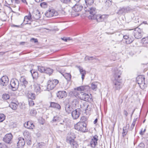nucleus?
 I'll list each match as a JSON object with an SVG mask.
<instances>
[{
  "label": "nucleus",
  "mask_w": 148,
  "mask_h": 148,
  "mask_svg": "<svg viewBox=\"0 0 148 148\" xmlns=\"http://www.w3.org/2000/svg\"><path fill=\"white\" fill-rule=\"evenodd\" d=\"M2 98L3 100H7L9 99L10 96L8 94L4 93L2 95Z\"/></svg>",
  "instance_id": "obj_33"
},
{
  "label": "nucleus",
  "mask_w": 148,
  "mask_h": 148,
  "mask_svg": "<svg viewBox=\"0 0 148 148\" xmlns=\"http://www.w3.org/2000/svg\"><path fill=\"white\" fill-rule=\"evenodd\" d=\"M75 138L73 133H71L69 134L66 139V142L68 143H69L71 146L73 148H77L78 146L76 142L74 140Z\"/></svg>",
  "instance_id": "obj_2"
},
{
  "label": "nucleus",
  "mask_w": 148,
  "mask_h": 148,
  "mask_svg": "<svg viewBox=\"0 0 148 148\" xmlns=\"http://www.w3.org/2000/svg\"><path fill=\"white\" fill-rule=\"evenodd\" d=\"M71 115L74 119H76L79 117L80 114L79 111L75 110L72 112Z\"/></svg>",
  "instance_id": "obj_23"
},
{
  "label": "nucleus",
  "mask_w": 148,
  "mask_h": 148,
  "mask_svg": "<svg viewBox=\"0 0 148 148\" xmlns=\"http://www.w3.org/2000/svg\"><path fill=\"white\" fill-rule=\"evenodd\" d=\"M27 96L30 99H34L35 97V95L34 93H30L28 94Z\"/></svg>",
  "instance_id": "obj_36"
},
{
  "label": "nucleus",
  "mask_w": 148,
  "mask_h": 148,
  "mask_svg": "<svg viewBox=\"0 0 148 148\" xmlns=\"http://www.w3.org/2000/svg\"><path fill=\"white\" fill-rule=\"evenodd\" d=\"M77 68L79 69L80 74L82 75V80H83L84 78L85 75L86 74V71L85 70H84L83 68L80 66H77Z\"/></svg>",
  "instance_id": "obj_24"
},
{
  "label": "nucleus",
  "mask_w": 148,
  "mask_h": 148,
  "mask_svg": "<svg viewBox=\"0 0 148 148\" xmlns=\"http://www.w3.org/2000/svg\"><path fill=\"white\" fill-rule=\"evenodd\" d=\"M84 9L86 11H88L89 12L90 15L88 17L89 19L93 20L94 19L95 17L97 15L95 14L96 9L95 8H91L88 7L87 5L86 7L85 6L84 8Z\"/></svg>",
  "instance_id": "obj_5"
},
{
  "label": "nucleus",
  "mask_w": 148,
  "mask_h": 148,
  "mask_svg": "<svg viewBox=\"0 0 148 148\" xmlns=\"http://www.w3.org/2000/svg\"><path fill=\"white\" fill-rule=\"evenodd\" d=\"M83 99L82 100L85 101H89L91 99V98L90 97L89 95L88 94H86L83 92Z\"/></svg>",
  "instance_id": "obj_26"
},
{
  "label": "nucleus",
  "mask_w": 148,
  "mask_h": 148,
  "mask_svg": "<svg viewBox=\"0 0 148 148\" xmlns=\"http://www.w3.org/2000/svg\"><path fill=\"white\" fill-rule=\"evenodd\" d=\"M10 84L12 90L14 91L16 90L19 88H20L21 87V85L19 86V82L16 79H12L10 81Z\"/></svg>",
  "instance_id": "obj_7"
},
{
  "label": "nucleus",
  "mask_w": 148,
  "mask_h": 148,
  "mask_svg": "<svg viewBox=\"0 0 148 148\" xmlns=\"http://www.w3.org/2000/svg\"><path fill=\"white\" fill-rule=\"evenodd\" d=\"M61 125H63V127L64 128L65 127V126L66 125V122L64 121H63L62 122L60 123L58 125L59 126H60Z\"/></svg>",
  "instance_id": "obj_50"
},
{
  "label": "nucleus",
  "mask_w": 148,
  "mask_h": 148,
  "mask_svg": "<svg viewBox=\"0 0 148 148\" xmlns=\"http://www.w3.org/2000/svg\"><path fill=\"white\" fill-rule=\"evenodd\" d=\"M23 135L25 137H26L27 138H29L30 136V134L29 132L27 131H24L23 133Z\"/></svg>",
  "instance_id": "obj_42"
},
{
  "label": "nucleus",
  "mask_w": 148,
  "mask_h": 148,
  "mask_svg": "<svg viewBox=\"0 0 148 148\" xmlns=\"http://www.w3.org/2000/svg\"><path fill=\"white\" fill-rule=\"evenodd\" d=\"M73 7V9L75 12H79L82 9L83 7L82 5L78 4H75Z\"/></svg>",
  "instance_id": "obj_22"
},
{
  "label": "nucleus",
  "mask_w": 148,
  "mask_h": 148,
  "mask_svg": "<svg viewBox=\"0 0 148 148\" xmlns=\"http://www.w3.org/2000/svg\"><path fill=\"white\" fill-rule=\"evenodd\" d=\"M79 105V101L77 99H74L72 102V105L74 107L78 106Z\"/></svg>",
  "instance_id": "obj_30"
},
{
  "label": "nucleus",
  "mask_w": 148,
  "mask_h": 148,
  "mask_svg": "<svg viewBox=\"0 0 148 148\" xmlns=\"http://www.w3.org/2000/svg\"><path fill=\"white\" fill-rule=\"evenodd\" d=\"M64 77L67 80H70L71 78V75L69 73H65L63 74Z\"/></svg>",
  "instance_id": "obj_34"
},
{
  "label": "nucleus",
  "mask_w": 148,
  "mask_h": 148,
  "mask_svg": "<svg viewBox=\"0 0 148 148\" xmlns=\"http://www.w3.org/2000/svg\"><path fill=\"white\" fill-rule=\"evenodd\" d=\"M24 126L25 127L30 129H33L34 127V125L31 121H28L25 123Z\"/></svg>",
  "instance_id": "obj_20"
},
{
  "label": "nucleus",
  "mask_w": 148,
  "mask_h": 148,
  "mask_svg": "<svg viewBox=\"0 0 148 148\" xmlns=\"http://www.w3.org/2000/svg\"><path fill=\"white\" fill-rule=\"evenodd\" d=\"M122 79L115 80L113 82V88L116 90H119L121 88L123 84L121 82Z\"/></svg>",
  "instance_id": "obj_10"
},
{
  "label": "nucleus",
  "mask_w": 148,
  "mask_h": 148,
  "mask_svg": "<svg viewBox=\"0 0 148 148\" xmlns=\"http://www.w3.org/2000/svg\"><path fill=\"white\" fill-rule=\"evenodd\" d=\"M58 119L57 117L55 116V117H54L52 121H53L55 122V121H56Z\"/></svg>",
  "instance_id": "obj_63"
},
{
  "label": "nucleus",
  "mask_w": 148,
  "mask_h": 148,
  "mask_svg": "<svg viewBox=\"0 0 148 148\" xmlns=\"http://www.w3.org/2000/svg\"><path fill=\"white\" fill-rule=\"evenodd\" d=\"M30 71L33 79H36L37 76L36 74L37 73V72L33 70H31Z\"/></svg>",
  "instance_id": "obj_31"
},
{
  "label": "nucleus",
  "mask_w": 148,
  "mask_h": 148,
  "mask_svg": "<svg viewBox=\"0 0 148 148\" xmlns=\"http://www.w3.org/2000/svg\"><path fill=\"white\" fill-rule=\"evenodd\" d=\"M124 114L126 116H127V114H128V113H127V112L125 110H124Z\"/></svg>",
  "instance_id": "obj_64"
},
{
  "label": "nucleus",
  "mask_w": 148,
  "mask_h": 148,
  "mask_svg": "<svg viewBox=\"0 0 148 148\" xmlns=\"http://www.w3.org/2000/svg\"><path fill=\"white\" fill-rule=\"evenodd\" d=\"M87 119L86 117L84 116H83L81 117L80 118V121L79 122H81L84 124H86V121Z\"/></svg>",
  "instance_id": "obj_35"
},
{
  "label": "nucleus",
  "mask_w": 148,
  "mask_h": 148,
  "mask_svg": "<svg viewBox=\"0 0 148 148\" xmlns=\"http://www.w3.org/2000/svg\"><path fill=\"white\" fill-rule=\"evenodd\" d=\"M47 3H46L45 2H43L41 3L40 4V6L42 8H45L47 5Z\"/></svg>",
  "instance_id": "obj_55"
},
{
  "label": "nucleus",
  "mask_w": 148,
  "mask_h": 148,
  "mask_svg": "<svg viewBox=\"0 0 148 148\" xmlns=\"http://www.w3.org/2000/svg\"><path fill=\"white\" fill-rule=\"evenodd\" d=\"M131 10V9L128 7H120L117 13L119 15L124 14L126 13H129Z\"/></svg>",
  "instance_id": "obj_8"
},
{
  "label": "nucleus",
  "mask_w": 148,
  "mask_h": 148,
  "mask_svg": "<svg viewBox=\"0 0 148 148\" xmlns=\"http://www.w3.org/2000/svg\"><path fill=\"white\" fill-rule=\"evenodd\" d=\"M25 44L27 45L28 44L27 42H21L20 43V44L21 45H24Z\"/></svg>",
  "instance_id": "obj_62"
},
{
  "label": "nucleus",
  "mask_w": 148,
  "mask_h": 148,
  "mask_svg": "<svg viewBox=\"0 0 148 148\" xmlns=\"http://www.w3.org/2000/svg\"><path fill=\"white\" fill-rule=\"evenodd\" d=\"M31 19V16H26L24 17V21L28 22V21L30 20Z\"/></svg>",
  "instance_id": "obj_47"
},
{
  "label": "nucleus",
  "mask_w": 148,
  "mask_h": 148,
  "mask_svg": "<svg viewBox=\"0 0 148 148\" xmlns=\"http://www.w3.org/2000/svg\"><path fill=\"white\" fill-rule=\"evenodd\" d=\"M38 69L41 73L45 72V68L43 66H38Z\"/></svg>",
  "instance_id": "obj_40"
},
{
  "label": "nucleus",
  "mask_w": 148,
  "mask_h": 148,
  "mask_svg": "<svg viewBox=\"0 0 148 148\" xmlns=\"http://www.w3.org/2000/svg\"><path fill=\"white\" fill-rule=\"evenodd\" d=\"M21 2L27 5L28 4L27 3L26 1V0H20Z\"/></svg>",
  "instance_id": "obj_61"
},
{
  "label": "nucleus",
  "mask_w": 148,
  "mask_h": 148,
  "mask_svg": "<svg viewBox=\"0 0 148 148\" xmlns=\"http://www.w3.org/2000/svg\"><path fill=\"white\" fill-rule=\"evenodd\" d=\"M39 123L42 125H43L45 123V120L42 118L39 119Z\"/></svg>",
  "instance_id": "obj_48"
},
{
  "label": "nucleus",
  "mask_w": 148,
  "mask_h": 148,
  "mask_svg": "<svg viewBox=\"0 0 148 148\" xmlns=\"http://www.w3.org/2000/svg\"><path fill=\"white\" fill-rule=\"evenodd\" d=\"M10 107L13 110H16L17 108V105L15 103H12L10 105Z\"/></svg>",
  "instance_id": "obj_38"
},
{
  "label": "nucleus",
  "mask_w": 148,
  "mask_h": 148,
  "mask_svg": "<svg viewBox=\"0 0 148 148\" xmlns=\"http://www.w3.org/2000/svg\"><path fill=\"white\" fill-rule=\"evenodd\" d=\"M25 144V141L23 138L19 137L18 139L17 144V146L19 148H22Z\"/></svg>",
  "instance_id": "obj_16"
},
{
  "label": "nucleus",
  "mask_w": 148,
  "mask_h": 148,
  "mask_svg": "<svg viewBox=\"0 0 148 148\" xmlns=\"http://www.w3.org/2000/svg\"><path fill=\"white\" fill-rule=\"evenodd\" d=\"M133 40H134L133 39V38H132V39L130 38V40L129 38V39H127V40L126 41V42L128 44H130L132 43L133 42Z\"/></svg>",
  "instance_id": "obj_54"
},
{
  "label": "nucleus",
  "mask_w": 148,
  "mask_h": 148,
  "mask_svg": "<svg viewBox=\"0 0 148 148\" xmlns=\"http://www.w3.org/2000/svg\"><path fill=\"white\" fill-rule=\"evenodd\" d=\"M12 2L13 3H14L16 4L19 3L21 1L20 0H11Z\"/></svg>",
  "instance_id": "obj_56"
},
{
  "label": "nucleus",
  "mask_w": 148,
  "mask_h": 148,
  "mask_svg": "<svg viewBox=\"0 0 148 148\" xmlns=\"http://www.w3.org/2000/svg\"><path fill=\"white\" fill-rule=\"evenodd\" d=\"M90 87L88 86H82L77 87L74 88V90L72 92V93L76 97L81 100L83 99V92L79 91H84L87 92L89 89Z\"/></svg>",
  "instance_id": "obj_1"
},
{
  "label": "nucleus",
  "mask_w": 148,
  "mask_h": 148,
  "mask_svg": "<svg viewBox=\"0 0 148 148\" xmlns=\"http://www.w3.org/2000/svg\"><path fill=\"white\" fill-rule=\"evenodd\" d=\"M128 126H127V125L126 126L123 127V130H124V131H125V130L128 131V128L129 127V125L128 124Z\"/></svg>",
  "instance_id": "obj_59"
},
{
  "label": "nucleus",
  "mask_w": 148,
  "mask_h": 148,
  "mask_svg": "<svg viewBox=\"0 0 148 148\" xmlns=\"http://www.w3.org/2000/svg\"><path fill=\"white\" fill-rule=\"evenodd\" d=\"M98 140V137L95 135L92 137L90 142V146L93 148L95 147L97 144V141Z\"/></svg>",
  "instance_id": "obj_15"
},
{
  "label": "nucleus",
  "mask_w": 148,
  "mask_h": 148,
  "mask_svg": "<svg viewBox=\"0 0 148 148\" xmlns=\"http://www.w3.org/2000/svg\"><path fill=\"white\" fill-rule=\"evenodd\" d=\"M137 83L139 85L140 87L142 89H144L147 87V84L145 83V77L143 75H139L136 78Z\"/></svg>",
  "instance_id": "obj_4"
},
{
  "label": "nucleus",
  "mask_w": 148,
  "mask_h": 148,
  "mask_svg": "<svg viewBox=\"0 0 148 148\" xmlns=\"http://www.w3.org/2000/svg\"><path fill=\"white\" fill-rule=\"evenodd\" d=\"M128 131L127 130H125L124 131L123 130V132L122 133V136L123 137H124L127 134V132Z\"/></svg>",
  "instance_id": "obj_57"
},
{
  "label": "nucleus",
  "mask_w": 148,
  "mask_h": 148,
  "mask_svg": "<svg viewBox=\"0 0 148 148\" xmlns=\"http://www.w3.org/2000/svg\"><path fill=\"white\" fill-rule=\"evenodd\" d=\"M61 1L64 3L69 4L71 7H72L76 2L75 0H61Z\"/></svg>",
  "instance_id": "obj_21"
},
{
  "label": "nucleus",
  "mask_w": 148,
  "mask_h": 148,
  "mask_svg": "<svg viewBox=\"0 0 148 148\" xmlns=\"http://www.w3.org/2000/svg\"><path fill=\"white\" fill-rule=\"evenodd\" d=\"M88 106L86 103L85 102L84 103H82V104H80V107L82 109V110H84L86 111L87 108Z\"/></svg>",
  "instance_id": "obj_27"
},
{
  "label": "nucleus",
  "mask_w": 148,
  "mask_h": 148,
  "mask_svg": "<svg viewBox=\"0 0 148 148\" xmlns=\"http://www.w3.org/2000/svg\"><path fill=\"white\" fill-rule=\"evenodd\" d=\"M30 41L31 42H37V40L36 39H35L34 38H32L30 39Z\"/></svg>",
  "instance_id": "obj_60"
},
{
  "label": "nucleus",
  "mask_w": 148,
  "mask_h": 148,
  "mask_svg": "<svg viewBox=\"0 0 148 148\" xmlns=\"http://www.w3.org/2000/svg\"><path fill=\"white\" fill-rule=\"evenodd\" d=\"M58 82L59 81L57 79L49 80L48 82L47 86V90L49 91L52 90L58 84Z\"/></svg>",
  "instance_id": "obj_6"
},
{
  "label": "nucleus",
  "mask_w": 148,
  "mask_h": 148,
  "mask_svg": "<svg viewBox=\"0 0 148 148\" xmlns=\"http://www.w3.org/2000/svg\"><path fill=\"white\" fill-rule=\"evenodd\" d=\"M42 86H39L38 88V92H39V93L41 91H42V90L41 89Z\"/></svg>",
  "instance_id": "obj_58"
},
{
  "label": "nucleus",
  "mask_w": 148,
  "mask_h": 148,
  "mask_svg": "<svg viewBox=\"0 0 148 148\" xmlns=\"http://www.w3.org/2000/svg\"><path fill=\"white\" fill-rule=\"evenodd\" d=\"M121 74L122 72L120 69H115L114 75V80L122 79Z\"/></svg>",
  "instance_id": "obj_12"
},
{
  "label": "nucleus",
  "mask_w": 148,
  "mask_h": 148,
  "mask_svg": "<svg viewBox=\"0 0 148 148\" xmlns=\"http://www.w3.org/2000/svg\"><path fill=\"white\" fill-rule=\"evenodd\" d=\"M138 148H145V145L143 143H140L138 146Z\"/></svg>",
  "instance_id": "obj_53"
},
{
  "label": "nucleus",
  "mask_w": 148,
  "mask_h": 148,
  "mask_svg": "<svg viewBox=\"0 0 148 148\" xmlns=\"http://www.w3.org/2000/svg\"><path fill=\"white\" fill-rule=\"evenodd\" d=\"M86 126V124H84L81 122H78L75 125L74 127L76 130L78 131L83 132H85L88 131Z\"/></svg>",
  "instance_id": "obj_3"
},
{
  "label": "nucleus",
  "mask_w": 148,
  "mask_h": 148,
  "mask_svg": "<svg viewBox=\"0 0 148 148\" xmlns=\"http://www.w3.org/2000/svg\"><path fill=\"white\" fill-rule=\"evenodd\" d=\"M30 114L33 116H34L36 114V111L34 109L31 110L30 112Z\"/></svg>",
  "instance_id": "obj_45"
},
{
  "label": "nucleus",
  "mask_w": 148,
  "mask_h": 148,
  "mask_svg": "<svg viewBox=\"0 0 148 148\" xmlns=\"http://www.w3.org/2000/svg\"><path fill=\"white\" fill-rule=\"evenodd\" d=\"M137 119V118H136L134 119L133 121L129 128L130 130H132L134 129L136 123V121Z\"/></svg>",
  "instance_id": "obj_37"
},
{
  "label": "nucleus",
  "mask_w": 148,
  "mask_h": 148,
  "mask_svg": "<svg viewBox=\"0 0 148 148\" xmlns=\"http://www.w3.org/2000/svg\"><path fill=\"white\" fill-rule=\"evenodd\" d=\"M93 56H86L85 58L84 59L86 61L88 60H93Z\"/></svg>",
  "instance_id": "obj_44"
},
{
  "label": "nucleus",
  "mask_w": 148,
  "mask_h": 148,
  "mask_svg": "<svg viewBox=\"0 0 148 148\" xmlns=\"http://www.w3.org/2000/svg\"><path fill=\"white\" fill-rule=\"evenodd\" d=\"M33 99H29V104L30 106H33L34 105V101L32 100Z\"/></svg>",
  "instance_id": "obj_51"
},
{
  "label": "nucleus",
  "mask_w": 148,
  "mask_h": 148,
  "mask_svg": "<svg viewBox=\"0 0 148 148\" xmlns=\"http://www.w3.org/2000/svg\"><path fill=\"white\" fill-rule=\"evenodd\" d=\"M53 72V70L50 68H47L45 69V72L46 73L50 75Z\"/></svg>",
  "instance_id": "obj_28"
},
{
  "label": "nucleus",
  "mask_w": 148,
  "mask_h": 148,
  "mask_svg": "<svg viewBox=\"0 0 148 148\" xmlns=\"http://www.w3.org/2000/svg\"><path fill=\"white\" fill-rule=\"evenodd\" d=\"M5 116L4 115L2 114H0V122H2L5 119Z\"/></svg>",
  "instance_id": "obj_43"
},
{
  "label": "nucleus",
  "mask_w": 148,
  "mask_h": 148,
  "mask_svg": "<svg viewBox=\"0 0 148 148\" xmlns=\"http://www.w3.org/2000/svg\"><path fill=\"white\" fill-rule=\"evenodd\" d=\"M86 5H92L94 3V0H85Z\"/></svg>",
  "instance_id": "obj_41"
},
{
  "label": "nucleus",
  "mask_w": 148,
  "mask_h": 148,
  "mask_svg": "<svg viewBox=\"0 0 148 148\" xmlns=\"http://www.w3.org/2000/svg\"><path fill=\"white\" fill-rule=\"evenodd\" d=\"M20 81L22 83L20 89H23L25 88L28 84V82L25 78L24 77H21L20 79Z\"/></svg>",
  "instance_id": "obj_18"
},
{
  "label": "nucleus",
  "mask_w": 148,
  "mask_h": 148,
  "mask_svg": "<svg viewBox=\"0 0 148 148\" xmlns=\"http://www.w3.org/2000/svg\"><path fill=\"white\" fill-rule=\"evenodd\" d=\"M44 143L41 142L38 144V148H42L43 146H44Z\"/></svg>",
  "instance_id": "obj_46"
},
{
  "label": "nucleus",
  "mask_w": 148,
  "mask_h": 148,
  "mask_svg": "<svg viewBox=\"0 0 148 148\" xmlns=\"http://www.w3.org/2000/svg\"><path fill=\"white\" fill-rule=\"evenodd\" d=\"M57 95L59 99H62L66 96L67 93L64 91H60L58 92Z\"/></svg>",
  "instance_id": "obj_19"
},
{
  "label": "nucleus",
  "mask_w": 148,
  "mask_h": 148,
  "mask_svg": "<svg viewBox=\"0 0 148 148\" xmlns=\"http://www.w3.org/2000/svg\"><path fill=\"white\" fill-rule=\"evenodd\" d=\"M9 79L7 76H3L0 79V84L3 86H7L8 83Z\"/></svg>",
  "instance_id": "obj_14"
},
{
  "label": "nucleus",
  "mask_w": 148,
  "mask_h": 148,
  "mask_svg": "<svg viewBox=\"0 0 148 148\" xmlns=\"http://www.w3.org/2000/svg\"><path fill=\"white\" fill-rule=\"evenodd\" d=\"M142 41H144L143 43H148V36L147 37L144 38L142 39Z\"/></svg>",
  "instance_id": "obj_49"
},
{
  "label": "nucleus",
  "mask_w": 148,
  "mask_h": 148,
  "mask_svg": "<svg viewBox=\"0 0 148 148\" xmlns=\"http://www.w3.org/2000/svg\"><path fill=\"white\" fill-rule=\"evenodd\" d=\"M91 88L93 90H96L97 88V85L96 83H92L91 84Z\"/></svg>",
  "instance_id": "obj_39"
},
{
  "label": "nucleus",
  "mask_w": 148,
  "mask_h": 148,
  "mask_svg": "<svg viewBox=\"0 0 148 148\" xmlns=\"http://www.w3.org/2000/svg\"><path fill=\"white\" fill-rule=\"evenodd\" d=\"M50 106L54 108H56L60 110L61 109V107L60 106L58 103L53 102H50Z\"/></svg>",
  "instance_id": "obj_25"
},
{
  "label": "nucleus",
  "mask_w": 148,
  "mask_h": 148,
  "mask_svg": "<svg viewBox=\"0 0 148 148\" xmlns=\"http://www.w3.org/2000/svg\"><path fill=\"white\" fill-rule=\"evenodd\" d=\"M142 30L139 28L137 27L134 30L133 34L134 37L137 39H140L142 37Z\"/></svg>",
  "instance_id": "obj_9"
},
{
  "label": "nucleus",
  "mask_w": 148,
  "mask_h": 148,
  "mask_svg": "<svg viewBox=\"0 0 148 148\" xmlns=\"http://www.w3.org/2000/svg\"><path fill=\"white\" fill-rule=\"evenodd\" d=\"M45 14L47 17H51L57 16L58 13L54 9H49L47 11Z\"/></svg>",
  "instance_id": "obj_11"
},
{
  "label": "nucleus",
  "mask_w": 148,
  "mask_h": 148,
  "mask_svg": "<svg viewBox=\"0 0 148 148\" xmlns=\"http://www.w3.org/2000/svg\"><path fill=\"white\" fill-rule=\"evenodd\" d=\"M12 136L11 133L6 134L3 138V140L5 142L9 143L12 139Z\"/></svg>",
  "instance_id": "obj_17"
},
{
  "label": "nucleus",
  "mask_w": 148,
  "mask_h": 148,
  "mask_svg": "<svg viewBox=\"0 0 148 148\" xmlns=\"http://www.w3.org/2000/svg\"><path fill=\"white\" fill-rule=\"evenodd\" d=\"M7 146L4 143H0V148H7Z\"/></svg>",
  "instance_id": "obj_52"
},
{
  "label": "nucleus",
  "mask_w": 148,
  "mask_h": 148,
  "mask_svg": "<svg viewBox=\"0 0 148 148\" xmlns=\"http://www.w3.org/2000/svg\"><path fill=\"white\" fill-rule=\"evenodd\" d=\"M108 16V15L106 14L101 15L98 14H97L95 17L94 19H93V20H97V21L98 22H101L106 19Z\"/></svg>",
  "instance_id": "obj_13"
},
{
  "label": "nucleus",
  "mask_w": 148,
  "mask_h": 148,
  "mask_svg": "<svg viewBox=\"0 0 148 148\" xmlns=\"http://www.w3.org/2000/svg\"><path fill=\"white\" fill-rule=\"evenodd\" d=\"M112 1L109 0H107L105 2V6L106 8L110 7L112 5Z\"/></svg>",
  "instance_id": "obj_32"
},
{
  "label": "nucleus",
  "mask_w": 148,
  "mask_h": 148,
  "mask_svg": "<svg viewBox=\"0 0 148 148\" xmlns=\"http://www.w3.org/2000/svg\"><path fill=\"white\" fill-rule=\"evenodd\" d=\"M72 108L69 105H66L65 107V111L68 113H70L71 112Z\"/></svg>",
  "instance_id": "obj_29"
}]
</instances>
